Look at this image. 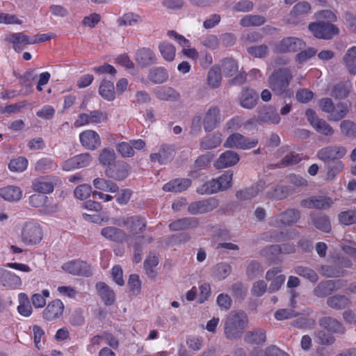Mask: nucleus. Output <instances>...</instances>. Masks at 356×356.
Masks as SVG:
<instances>
[{"mask_svg":"<svg viewBox=\"0 0 356 356\" xmlns=\"http://www.w3.org/2000/svg\"><path fill=\"white\" fill-rule=\"evenodd\" d=\"M346 153L347 149L339 145H328L317 152V158L325 163L327 179H334L343 170L344 165L340 159L344 157Z\"/></svg>","mask_w":356,"mask_h":356,"instance_id":"1","label":"nucleus"},{"mask_svg":"<svg viewBox=\"0 0 356 356\" xmlns=\"http://www.w3.org/2000/svg\"><path fill=\"white\" fill-rule=\"evenodd\" d=\"M248 325V317L242 310L232 311L226 316L223 332L228 340L239 339Z\"/></svg>","mask_w":356,"mask_h":356,"instance_id":"2","label":"nucleus"},{"mask_svg":"<svg viewBox=\"0 0 356 356\" xmlns=\"http://www.w3.org/2000/svg\"><path fill=\"white\" fill-rule=\"evenodd\" d=\"M292 77V72L287 67L274 70L268 79L269 88L275 95H282L286 92Z\"/></svg>","mask_w":356,"mask_h":356,"instance_id":"3","label":"nucleus"},{"mask_svg":"<svg viewBox=\"0 0 356 356\" xmlns=\"http://www.w3.org/2000/svg\"><path fill=\"white\" fill-rule=\"evenodd\" d=\"M233 173L227 171L218 179H213L197 189L200 194H212L220 191L226 190L231 186Z\"/></svg>","mask_w":356,"mask_h":356,"instance_id":"4","label":"nucleus"},{"mask_svg":"<svg viewBox=\"0 0 356 356\" xmlns=\"http://www.w3.org/2000/svg\"><path fill=\"white\" fill-rule=\"evenodd\" d=\"M308 29L318 39L331 40L339 33V29L336 25L323 21L312 22L309 24Z\"/></svg>","mask_w":356,"mask_h":356,"instance_id":"5","label":"nucleus"},{"mask_svg":"<svg viewBox=\"0 0 356 356\" xmlns=\"http://www.w3.org/2000/svg\"><path fill=\"white\" fill-rule=\"evenodd\" d=\"M22 241L28 245L39 243L42 238V231L40 227L34 222H26L22 230Z\"/></svg>","mask_w":356,"mask_h":356,"instance_id":"6","label":"nucleus"},{"mask_svg":"<svg viewBox=\"0 0 356 356\" xmlns=\"http://www.w3.org/2000/svg\"><path fill=\"white\" fill-rule=\"evenodd\" d=\"M113 224L118 226H124L133 234L142 233L146 227V222L144 218L138 216L122 217L114 219Z\"/></svg>","mask_w":356,"mask_h":356,"instance_id":"7","label":"nucleus"},{"mask_svg":"<svg viewBox=\"0 0 356 356\" xmlns=\"http://www.w3.org/2000/svg\"><path fill=\"white\" fill-rule=\"evenodd\" d=\"M305 115L310 124L317 132L327 137L334 135V129L325 120L319 118L315 111L307 109Z\"/></svg>","mask_w":356,"mask_h":356,"instance_id":"8","label":"nucleus"},{"mask_svg":"<svg viewBox=\"0 0 356 356\" xmlns=\"http://www.w3.org/2000/svg\"><path fill=\"white\" fill-rule=\"evenodd\" d=\"M257 138H246L244 136L235 133L230 135L224 143L225 147L247 149H251L257 145Z\"/></svg>","mask_w":356,"mask_h":356,"instance_id":"9","label":"nucleus"},{"mask_svg":"<svg viewBox=\"0 0 356 356\" xmlns=\"http://www.w3.org/2000/svg\"><path fill=\"white\" fill-rule=\"evenodd\" d=\"M305 47L302 40L296 37H286L275 44V51L279 53L296 52Z\"/></svg>","mask_w":356,"mask_h":356,"instance_id":"10","label":"nucleus"},{"mask_svg":"<svg viewBox=\"0 0 356 356\" xmlns=\"http://www.w3.org/2000/svg\"><path fill=\"white\" fill-rule=\"evenodd\" d=\"M219 202L214 197L196 201L188 206V211L192 215L202 214L210 212L217 208Z\"/></svg>","mask_w":356,"mask_h":356,"instance_id":"11","label":"nucleus"},{"mask_svg":"<svg viewBox=\"0 0 356 356\" xmlns=\"http://www.w3.org/2000/svg\"><path fill=\"white\" fill-rule=\"evenodd\" d=\"M221 122L220 111L218 106H211L205 113L202 120L204 129L209 132L215 129Z\"/></svg>","mask_w":356,"mask_h":356,"instance_id":"12","label":"nucleus"},{"mask_svg":"<svg viewBox=\"0 0 356 356\" xmlns=\"http://www.w3.org/2000/svg\"><path fill=\"white\" fill-rule=\"evenodd\" d=\"M64 305L58 299L54 300L49 302L42 312V317L47 321H54L60 318L64 312Z\"/></svg>","mask_w":356,"mask_h":356,"instance_id":"13","label":"nucleus"},{"mask_svg":"<svg viewBox=\"0 0 356 356\" xmlns=\"http://www.w3.org/2000/svg\"><path fill=\"white\" fill-rule=\"evenodd\" d=\"M6 41L11 43L17 52H20L26 44H36V40H31L30 38L22 32L10 33L6 37Z\"/></svg>","mask_w":356,"mask_h":356,"instance_id":"14","label":"nucleus"},{"mask_svg":"<svg viewBox=\"0 0 356 356\" xmlns=\"http://www.w3.org/2000/svg\"><path fill=\"white\" fill-rule=\"evenodd\" d=\"M129 170L130 167L127 163L118 161L108 166L105 173L108 177L116 180H123L128 176Z\"/></svg>","mask_w":356,"mask_h":356,"instance_id":"15","label":"nucleus"},{"mask_svg":"<svg viewBox=\"0 0 356 356\" xmlns=\"http://www.w3.org/2000/svg\"><path fill=\"white\" fill-rule=\"evenodd\" d=\"M332 204L330 197L323 196H312L301 200L300 206L307 209H327Z\"/></svg>","mask_w":356,"mask_h":356,"instance_id":"16","label":"nucleus"},{"mask_svg":"<svg viewBox=\"0 0 356 356\" xmlns=\"http://www.w3.org/2000/svg\"><path fill=\"white\" fill-rule=\"evenodd\" d=\"M175 155V147L171 145H162L157 153H152L149 158L152 162H159L160 164H166L171 161Z\"/></svg>","mask_w":356,"mask_h":356,"instance_id":"17","label":"nucleus"},{"mask_svg":"<svg viewBox=\"0 0 356 356\" xmlns=\"http://www.w3.org/2000/svg\"><path fill=\"white\" fill-rule=\"evenodd\" d=\"M265 188V181L261 180L250 187L238 191L236 193V197L239 201L251 200L256 197L260 192L263 191Z\"/></svg>","mask_w":356,"mask_h":356,"instance_id":"18","label":"nucleus"},{"mask_svg":"<svg viewBox=\"0 0 356 356\" xmlns=\"http://www.w3.org/2000/svg\"><path fill=\"white\" fill-rule=\"evenodd\" d=\"M136 61L142 67L152 65L157 61L155 53L149 48H141L137 51L135 56Z\"/></svg>","mask_w":356,"mask_h":356,"instance_id":"19","label":"nucleus"},{"mask_svg":"<svg viewBox=\"0 0 356 356\" xmlns=\"http://www.w3.org/2000/svg\"><path fill=\"white\" fill-rule=\"evenodd\" d=\"M318 323L321 327L331 333L343 334L346 332V328L343 324L333 317H322L318 320Z\"/></svg>","mask_w":356,"mask_h":356,"instance_id":"20","label":"nucleus"},{"mask_svg":"<svg viewBox=\"0 0 356 356\" xmlns=\"http://www.w3.org/2000/svg\"><path fill=\"white\" fill-rule=\"evenodd\" d=\"M80 142L88 149L94 150L101 145L99 136L93 130L83 131L79 135Z\"/></svg>","mask_w":356,"mask_h":356,"instance_id":"21","label":"nucleus"},{"mask_svg":"<svg viewBox=\"0 0 356 356\" xmlns=\"http://www.w3.org/2000/svg\"><path fill=\"white\" fill-rule=\"evenodd\" d=\"M62 268L67 273L75 275H90L89 266L83 261H71L64 264Z\"/></svg>","mask_w":356,"mask_h":356,"instance_id":"22","label":"nucleus"},{"mask_svg":"<svg viewBox=\"0 0 356 356\" xmlns=\"http://www.w3.org/2000/svg\"><path fill=\"white\" fill-rule=\"evenodd\" d=\"M280 121L279 114L271 106H264L258 111L257 122L266 124H277Z\"/></svg>","mask_w":356,"mask_h":356,"instance_id":"23","label":"nucleus"},{"mask_svg":"<svg viewBox=\"0 0 356 356\" xmlns=\"http://www.w3.org/2000/svg\"><path fill=\"white\" fill-rule=\"evenodd\" d=\"M199 225V220L194 217H185L172 221L169 225V229L173 232L193 229Z\"/></svg>","mask_w":356,"mask_h":356,"instance_id":"24","label":"nucleus"},{"mask_svg":"<svg viewBox=\"0 0 356 356\" xmlns=\"http://www.w3.org/2000/svg\"><path fill=\"white\" fill-rule=\"evenodd\" d=\"M239 161L238 154L231 150H227L220 154L219 158L214 163V166L217 169L228 168L236 164Z\"/></svg>","mask_w":356,"mask_h":356,"instance_id":"25","label":"nucleus"},{"mask_svg":"<svg viewBox=\"0 0 356 356\" xmlns=\"http://www.w3.org/2000/svg\"><path fill=\"white\" fill-rule=\"evenodd\" d=\"M92 157L89 153L76 155L65 161L63 169L70 170L72 168H84L90 164Z\"/></svg>","mask_w":356,"mask_h":356,"instance_id":"26","label":"nucleus"},{"mask_svg":"<svg viewBox=\"0 0 356 356\" xmlns=\"http://www.w3.org/2000/svg\"><path fill=\"white\" fill-rule=\"evenodd\" d=\"M294 193V189L291 186L277 185L272 187L266 193L268 198L274 200H280L286 198Z\"/></svg>","mask_w":356,"mask_h":356,"instance_id":"27","label":"nucleus"},{"mask_svg":"<svg viewBox=\"0 0 356 356\" xmlns=\"http://www.w3.org/2000/svg\"><path fill=\"white\" fill-rule=\"evenodd\" d=\"M259 99L257 93L252 89L243 88L240 97V105L247 109L254 108Z\"/></svg>","mask_w":356,"mask_h":356,"instance_id":"28","label":"nucleus"},{"mask_svg":"<svg viewBox=\"0 0 356 356\" xmlns=\"http://www.w3.org/2000/svg\"><path fill=\"white\" fill-rule=\"evenodd\" d=\"M310 219L312 225L318 230L328 233L331 230L329 218L323 213H311Z\"/></svg>","mask_w":356,"mask_h":356,"instance_id":"29","label":"nucleus"},{"mask_svg":"<svg viewBox=\"0 0 356 356\" xmlns=\"http://www.w3.org/2000/svg\"><path fill=\"white\" fill-rule=\"evenodd\" d=\"M222 143V134L219 132L207 134L202 137L200 142V147L204 150L218 147Z\"/></svg>","mask_w":356,"mask_h":356,"instance_id":"30","label":"nucleus"},{"mask_svg":"<svg viewBox=\"0 0 356 356\" xmlns=\"http://www.w3.org/2000/svg\"><path fill=\"white\" fill-rule=\"evenodd\" d=\"M156 97L163 101H178L180 94L178 91L170 86L159 87L154 90Z\"/></svg>","mask_w":356,"mask_h":356,"instance_id":"31","label":"nucleus"},{"mask_svg":"<svg viewBox=\"0 0 356 356\" xmlns=\"http://www.w3.org/2000/svg\"><path fill=\"white\" fill-rule=\"evenodd\" d=\"M101 234L106 238L118 243H122L127 237L124 231L111 226L103 228Z\"/></svg>","mask_w":356,"mask_h":356,"instance_id":"32","label":"nucleus"},{"mask_svg":"<svg viewBox=\"0 0 356 356\" xmlns=\"http://www.w3.org/2000/svg\"><path fill=\"white\" fill-rule=\"evenodd\" d=\"M54 188L53 181L47 177H38L33 181V190L40 193H50L54 191Z\"/></svg>","mask_w":356,"mask_h":356,"instance_id":"33","label":"nucleus"},{"mask_svg":"<svg viewBox=\"0 0 356 356\" xmlns=\"http://www.w3.org/2000/svg\"><path fill=\"white\" fill-rule=\"evenodd\" d=\"M169 77V74L164 67H155L149 70L147 78L154 84L165 83Z\"/></svg>","mask_w":356,"mask_h":356,"instance_id":"34","label":"nucleus"},{"mask_svg":"<svg viewBox=\"0 0 356 356\" xmlns=\"http://www.w3.org/2000/svg\"><path fill=\"white\" fill-rule=\"evenodd\" d=\"M336 290L335 282L325 280L321 282L313 290V294L318 298H325Z\"/></svg>","mask_w":356,"mask_h":356,"instance_id":"35","label":"nucleus"},{"mask_svg":"<svg viewBox=\"0 0 356 356\" xmlns=\"http://www.w3.org/2000/svg\"><path fill=\"white\" fill-rule=\"evenodd\" d=\"M350 106L345 102H339L334 106L330 115H327V120L330 121L338 122L344 118L350 111Z\"/></svg>","mask_w":356,"mask_h":356,"instance_id":"36","label":"nucleus"},{"mask_svg":"<svg viewBox=\"0 0 356 356\" xmlns=\"http://www.w3.org/2000/svg\"><path fill=\"white\" fill-rule=\"evenodd\" d=\"M312 10L310 3L306 1L297 3L289 13L291 19L296 20L307 15Z\"/></svg>","mask_w":356,"mask_h":356,"instance_id":"37","label":"nucleus"},{"mask_svg":"<svg viewBox=\"0 0 356 356\" xmlns=\"http://www.w3.org/2000/svg\"><path fill=\"white\" fill-rule=\"evenodd\" d=\"M143 22L140 15L135 13H127L117 19L119 26H134L142 24Z\"/></svg>","mask_w":356,"mask_h":356,"instance_id":"38","label":"nucleus"},{"mask_svg":"<svg viewBox=\"0 0 356 356\" xmlns=\"http://www.w3.org/2000/svg\"><path fill=\"white\" fill-rule=\"evenodd\" d=\"M191 184L189 179H177L165 184L163 189L168 192L179 193L186 190Z\"/></svg>","mask_w":356,"mask_h":356,"instance_id":"39","label":"nucleus"},{"mask_svg":"<svg viewBox=\"0 0 356 356\" xmlns=\"http://www.w3.org/2000/svg\"><path fill=\"white\" fill-rule=\"evenodd\" d=\"M266 340V332L259 328L247 332L244 337V341L250 344L261 345Z\"/></svg>","mask_w":356,"mask_h":356,"instance_id":"40","label":"nucleus"},{"mask_svg":"<svg viewBox=\"0 0 356 356\" xmlns=\"http://www.w3.org/2000/svg\"><path fill=\"white\" fill-rule=\"evenodd\" d=\"M96 288L102 300L106 305H111L115 302V296L113 291L104 282H99Z\"/></svg>","mask_w":356,"mask_h":356,"instance_id":"41","label":"nucleus"},{"mask_svg":"<svg viewBox=\"0 0 356 356\" xmlns=\"http://www.w3.org/2000/svg\"><path fill=\"white\" fill-rule=\"evenodd\" d=\"M326 302L329 307L336 310L343 309L350 304V301L348 297L340 294L329 297Z\"/></svg>","mask_w":356,"mask_h":356,"instance_id":"42","label":"nucleus"},{"mask_svg":"<svg viewBox=\"0 0 356 356\" xmlns=\"http://www.w3.org/2000/svg\"><path fill=\"white\" fill-rule=\"evenodd\" d=\"M343 62L348 72L352 75H356V47L348 49L343 58Z\"/></svg>","mask_w":356,"mask_h":356,"instance_id":"43","label":"nucleus"},{"mask_svg":"<svg viewBox=\"0 0 356 356\" xmlns=\"http://www.w3.org/2000/svg\"><path fill=\"white\" fill-rule=\"evenodd\" d=\"M22 191L17 186H9L0 190V196L5 200L18 201L22 197Z\"/></svg>","mask_w":356,"mask_h":356,"instance_id":"44","label":"nucleus"},{"mask_svg":"<svg viewBox=\"0 0 356 356\" xmlns=\"http://www.w3.org/2000/svg\"><path fill=\"white\" fill-rule=\"evenodd\" d=\"M280 222L285 225L296 223L300 218V212L295 209H289L279 216Z\"/></svg>","mask_w":356,"mask_h":356,"instance_id":"45","label":"nucleus"},{"mask_svg":"<svg viewBox=\"0 0 356 356\" xmlns=\"http://www.w3.org/2000/svg\"><path fill=\"white\" fill-rule=\"evenodd\" d=\"M93 186L96 189L110 193H115L119 190V187L115 183L104 178L95 179Z\"/></svg>","mask_w":356,"mask_h":356,"instance_id":"46","label":"nucleus"},{"mask_svg":"<svg viewBox=\"0 0 356 356\" xmlns=\"http://www.w3.org/2000/svg\"><path fill=\"white\" fill-rule=\"evenodd\" d=\"M207 83L211 88H218L222 81V72L220 67L217 66L212 67L208 72Z\"/></svg>","mask_w":356,"mask_h":356,"instance_id":"47","label":"nucleus"},{"mask_svg":"<svg viewBox=\"0 0 356 356\" xmlns=\"http://www.w3.org/2000/svg\"><path fill=\"white\" fill-rule=\"evenodd\" d=\"M17 311L22 316L29 317L31 315L33 309L28 296L22 293L19 294V305Z\"/></svg>","mask_w":356,"mask_h":356,"instance_id":"48","label":"nucleus"},{"mask_svg":"<svg viewBox=\"0 0 356 356\" xmlns=\"http://www.w3.org/2000/svg\"><path fill=\"white\" fill-rule=\"evenodd\" d=\"M99 93L104 99L113 101L115 98L113 83L110 81L103 80L99 88Z\"/></svg>","mask_w":356,"mask_h":356,"instance_id":"49","label":"nucleus"},{"mask_svg":"<svg viewBox=\"0 0 356 356\" xmlns=\"http://www.w3.org/2000/svg\"><path fill=\"white\" fill-rule=\"evenodd\" d=\"M266 22V17L259 15H248L240 20V25L243 27L259 26Z\"/></svg>","mask_w":356,"mask_h":356,"instance_id":"50","label":"nucleus"},{"mask_svg":"<svg viewBox=\"0 0 356 356\" xmlns=\"http://www.w3.org/2000/svg\"><path fill=\"white\" fill-rule=\"evenodd\" d=\"M159 264L158 257L153 253H150L144 262V268L146 272L147 275L149 278L155 277L156 275V272L154 268Z\"/></svg>","mask_w":356,"mask_h":356,"instance_id":"51","label":"nucleus"},{"mask_svg":"<svg viewBox=\"0 0 356 356\" xmlns=\"http://www.w3.org/2000/svg\"><path fill=\"white\" fill-rule=\"evenodd\" d=\"M1 283L7 288L16 289L22 284V281L19 276L6 270Z\"/></svg>","mask_w":356,"mask_h":356,"instance_id":"52","label":"nucleus"},{"mask_svg":"<svg viewBox=\"0 0 356 356\" xmlns=\"http://www.w3.org/2000/svg\"><path fill=\"white\" fill-rule=\"evenodd\" d=\"M159 50L162 57L167 61H172L175 57L176 49L170 43L163 41L159 44Z\"/></svg>","mask_w":356,"mask_h":356,"instance_id":"53","label":"nucleus"},{"mask_svg":"<svg viewBox=\"0 0 356 356\" xmlns=\"http://www.w3.org/2000/svg\"><path fill=\"white\" fill-rule=\"evenodd\" d=\"M294 272L299 276L303 277L310 282L315 283L318 280L317 273L312 268L302 266H296Z\"/></svg>","mask_w":356,"mask_h":356,"instance_id":"54","label":"nucleus"},{"mask_svg":"<svg viewBox=\"0 0 356 356\" xmlns=\"http://www.w3.org/2000/svg\"><path fill=\"white\" fill-rule=\"evenodd\" d=\"M222 72L227 76H234L238 70L236 60L231 58H224L222 61Z\"/></svg>","mask_w":356,"mask_h":356,"instance_id":"55","label":"nucleus"},{"mask_svg":"<svg viewBox=\"0 0 356 356\" xmlns=\"http://www.w3.org/2000/svg\"><path fill=\"white\" fill-rule=\"evenodd\" d=\"M232 271L230 265L226 263L218 264L213 270V275L219 279L222 280L227 277Z\"/></svg>","mask_w":356,"mask_h":356,"instance_id":"56","label":"nucleus"},{"mask_svg":"<svg viewBox=\"0 0 356 356\" xmlns=\"http://www.w3.org/2000/svg\"><path fill=\"white\" fill-rule=\"evenodd\" d=\"M247 51L253 57L263 58L268 55L269 48L266 44L255 45L248 47Z\"/></svg>","mask_w":356,"mask_h":356,"instance_id":"57","label":"nucleus"},{"mask_svg":"<svg viewBox=\"0 0 356 356\" xmlns=\"http://www.w3.org/2000/svg\"><path fill=\"white\" fill-rule=\"evenodd\" d=\"M340 223L345 225H350L356 223V210H348L340 212L338 214Z\"/></svg>","mask_w":356,"mask_h":356,"instance_id":"58","label":"nucleus"},{"mask_svg":"<svg viewBox=\"0 0 356 356\" xmlns=\"http://www.w3.org/2000/svg\"><path fill=\"white\" fill-rule=\"evenodd\" d=\"M349 94V90L344 83H339L332 88L330 95L335 99H343Z\"/></svg>","mask_w":356,"mask_h":356,"instance_id":"59","label":"nucleus"},{"mask_svg":"<svg viewBox=\"0 0 356 356\" xmlns=\"http://www.w3.org/2000/svg\"><path fill=\"white\" fill-rule=\"evenodd\" d=\"M213 159V154L211 152H207L197 157L195 161L193 167L196 170H201L207 167Z\"/></svg>","mask_w":356,"mask_h":356,"instance_id":"60","label":"nucleus"},{"mask_svg":"<svg viewBox=\"0 0 356 356\" xmlns=\"http://www.w3.org/2000/svg\"><path fill=\"white\" fill-rule=\"evenodd\" d=\"M115 159V152L113 149L106 148L102 149L99 156V161L104 165H111Z\"/></svg>","mask_w":356,"mask_h":356,"instance_id":"61","label":"nucleus"},{"mask_svg":"<svg viewBox=\"0 0 356 356\" xmlns=\"http://www.w3.org/2000/svg\"><path fill=\"white\" fill-rule=\"evenodd\" d=\"M28 161L24 157H18L10 161L8 167L11 171L22 172L26 170Z\"/></svg>","mask_w":356,"mask_h":356,"instance_id":"62","label":"nucleus"},{"mask_svg":"<svg viewBox=\"0 0 356 356\" xmlns=\"http://www.w3.org/2000/svg\"><path fill=\"white\" fill-rule=\"evenodd\" d=\"M231 290L232 296L240 300L244 299L248 291L247 287L241 282L232 284Z\"/></svg>","mask_w":356,"mask_h":356,"instance_id":"63","label":"nucleus"},{"mask_svg":"<svg viewBox=\"0 0 356 356\" xmlns=\"http://www.w3.org/2000/svg\"><path fill=\"white\" fill-rule=\"evenodd\" d=\"M257 356H289L287 353L280 349L274 345H271L265 348Z\"/></svg>","mask_w":356,"mask_h":356,"instance_id":"64","label":"nucleus"}]
</instances>
